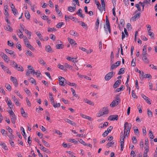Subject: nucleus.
<instances>
[{
    "mask_svg": "<svg viewBox=\"0 0 157 157\" xmlns=\"http://www.w3.org/2000/svg\"><path fill=\"white\" fill-rule=\"evenodd\" d=\"M124 134L126 132V134L125 136H127V134L128 132V131H129L128 134L130 132V130L132 127V124L130 123H128L127 122H125L124 125Z\"/></svg>",
    "mask_w": 157,
    "mask_h": 157,
    "instance_id": "f257e3e1",
    "label": "nucleus"
},
{
    "mask_svg": "<svg viewBox=\"0 0 157 157\" xmlns=\"http://www.w3.org/2000/svg\"><path fill=\"white\" fill-rule=\"evenodd\" d=\"M121 99L120 98L117 97L114 100H113L110 104V106L112 107H114L116 106L120 103Z\"/></svg>",
    "mask_w": 157,
    "mask_h": 157,
    "instance_id": "f03ea898",
    "label": "nucleus"
},
{
    "mask_svg": "<svg viewBox=\"0 0 157 157\" xmlns=\"http://www.w3.org/2000/svg\"><path fill=\"white\" fill-rule=\"evenodd\" d=\"M115 74V73L113 71L109 72L105 75V79L106 81H109L112 78Z\"/></svg>",
    "mask_w": 157,
    "mask_h": 157,
    "instance_id": "7ed1b4c3",
    "label": "nucleus"
},
{
    "mask_svg": "<svg viewBox=\"0 0 157 157\" xmlns=\"http://www.w3.org/2000/svg\"><path fill=\"white\" fill-rule=\"evenodd\" d=\"M59 83L60 85L61 86H64L65 85H64V82L65 81V79L63 77L59 76Z\"/></svg>",
    "mask_w": 157,
    "mask_h": 157,
    "instance_id": "20e7f679",
    "label": "nucleus"
},
{
    "mask_svg": "<svg viewBox=\"0 0 157 157\" xmlns=\"http://www.w3.org/2000/svg\"><path fill=\"white\" fill-rule=\"evenodd\" d=\"M118 116L117 115H112L110 116L108 118V120L111 121L117 120L118 119Z\"/></svg>",
    "mask_w": 157,
    "mask_h": 157,
    "instance_id": "39448f33",
    "label": "nucleus"
},
{
    "mask_svg": "<svg viewBox=\"0 0 157 157\" xmlns=\"http://www.w3.org/2000/svg\"><path fill=\"white\" fill-rule=\"evenodd\" d=\"M140 12H138L134 16L132 17L131 18V19L133 21H135L140 17Z\"/></svg>",
    "mask_w": 157,
    "mask_h": 157,
    "instance_id": "423d86ee",
    "label": "nucleus"
},
{
    "mask_svg": "<svg viewBox=\"0 0 157 157\" xmlns=\"http://www.w3.org/2000/svg\"><path fill=\"white\" fill-rule=\"evenodd\" d=\"M10 80L13 81L16 87L17 86L18 83H17V80L15 77L11 76Z\"/></svg>",
    "mask_w": 157,
    "mask_h": 157,
    "instance_id": "0eeeda50",
    "label": "nucleus"
},
{
    "mask_svg": "<svg viewBox=\"0 0 157 157\" xmlns=\"http://www.w3.org/2000/svg\"><path fill=\"white\" fill-rule=\"evenodd\" d=\"M104 115L107 114L109 113V109L107 107H104L101 110Z\"/></svg>",
    "mask_w": 157,
    "mask_h": 157,
    "instance_id": "6e6552de",
    "label": "nucleus"
},
{
    "mask_svg": "<svg viewBox=\"0 0 157 157\" xmlns=\"http://www.w3.org/2000/svg\"><path fill=\"white\" fill-rule=\"evenodd\" d=\"M141 95L142 97L145 100V101H146V102L147 103L149 104H151V102L149 100V99L148 97H147L144 94H141Z\"/></svg>",
    "mask_w": 157,
    "mask_h": 157,
    "instance_id": "1a4fd4ad",
    "label": "nucleus"
},
{
    "mask_svg": "<svg viewBox=\"0 0 157 157\" xmlns=\"http://www.w3.org/2000/svg\"><path fill=\"white\" fill-rule=\"evenodd\" d=\"M95 2L97 5L98 8L101 12L102 11V8L101 6L100 2L97 0H95Z\"/></svg>",
    "mask_w": 157,
    "mask_h": 157,
    "instance_id": "9d476101",
    "label": "nucleus"
},
{
    "mask_svg": "<svg viewBox=\"0 0 157 157\" xmlns=\"http://www.w3.org/2000/svg\"><path fill=\"white\" fill-rule=\"evenodd\" d=\"M121 82V80L120 79H118L117 81L115 82L113 85V87L114 88H116L118 87Z\"/></svg>",
    "mask_w": 157,
    "mask_h": 157,
    "instance_id": "9b49d317",
    "label": "nucleus"
},
{
    "mask_svg": "<svg viewBox=\"0 0 157 157\" xmlns=\"http://www.w3.org/2000/svg\"><path fill=\"white\" fill-rule=\"evenodd\" d=\"M69 33L71 35L75 36H79L78 34L73 30H70Z\"/></svg>",
    "mask_w": 157,
    "mask_h": 157,
    "instance_id": "f8f14e48",
    "label": "nucleus"
},
{
    "mask_svg": "<svg viewBox=\"0 0 157 157\" xmlns=\"http://www.w3.org/2000/svg\"><path fill=\"white\" fill-rule=\"evenodd\" d=\"M64 120L66 122L70 124L71 125L74 126L75 125V123L73 121L69 120L67 118H64Z\"/></svg>",
    "mask_w": 157,
    "mask_h": 157,
    "instance_id": "ddd939ff",
    "label": "nucleus"
},
{
    "mask_svg": "<svg viewBox=\"0 0 157 157\" xmlns=\"http://www.w3.org/2000/svg\"><path fill=\"white\" fill-rule=\"evenodd\" d=\"M67 39L68 41L71 44L75 45L77 44L76 43L74 40L69 37Z\"/></svg>",
    "mask_w": 157,
    "mask_h": 157,
    "instance_id": "4468645a",
    "label": "nucleus"
},
{
    "mask_svg": "<svg viewBox=\"0 0 157 157\" xmlns=\"http://www.w3.org/2000/svg\"><path fill=\"white\" fill-rule=\"evenodd\" d=\"M106 24L107 27L108 28V31L109 33H111L110 26L109 20H106Z\"/></svg>",
    "mask_w": 157,
    "mask_h": 157,
    "instance_id": "2eb2a0df",
    "label": "nucleus"
},
{
    "mask_svg": "<svg viewBox=\"0 0 157 157\" xmlns=\"http://www.w3.org/2000/svg\"><path fill=\"white\" fill-rule=\"evenodd\" d=\"M21 113L23 117H26L27 116V114L26 113L23 109V107L21 108Z\"/></svg>",
    "mask_w": 157,
    "mask_h": 157,
    "instance_id": "dca6fc26",
    "label": "nucleus"
},
{
    "mask_svg": "<svg viewBox=\"0 0 157 157\" xmlns=\"http://www.w3.org/2000/svg\"><path fill=\"white\" fill-rule=\"evenodd\" d=\"M27 67L29 70H32L31 71H30L31 73H33V74H35L36 75H37V72H35L34 69L33 68V67L31 66L28 65Z\"/></svg>",
    "mask_w": 157,
    "mask_h": 157,
    "instance_id": "f3484780",
    "label": "nucleus"
},
{
    "mask_svg": "<svg viewBox=\"0 0 157 157\" xmlns=\"http://www.w3.org/2000/svg\"><path fill=\"white\" fill-rule=\"evenodd\" d=\"M142 59L144 63H149V60L147 58L146 55L143 56Z\"/></svg>",
    "mask_w": 157,
    "mask_h": 157,
    "instance_id": "a211bd4d",
    "label": "nucleus"
},
{
    "mask_svg": "<svg viewBox=\"0 0 157 157\" xmlns=\"http://www.w3.org/2000/svg\"><path fill=\"white\" fill-rule=\"evenodd\" d=\"M57 67L58 68L63 70L64 71H66L67 69L66 67H65L63 65H61L60 64H58L57 65Z\"/></svg>",
    "mask_w": 157,
    "mask_h": 157,
    "instance_id": "6ab92c4d",
    "label": "nucleus"
},
{
    "mask_svg": "<svg viewBox=\"0 0 157 157\" xmlns=\"http://www.w3.org/2000/svg\"><path fill=\"white\" fill-rule=\"evenodd\" d=\"M4 28L5 30L9 31L10 32H11L13 31V29L9 25H8V26H4Z\"/></svg>",
    "mask_w": 157,
    "mask_h": 157,
    "instance_id": "aec40b11",
    "label": "nucleus"
},
{
    "mask_svg": "<svg viewBox=\"0 0 157 157\" xmlns=\"http://www.w3.org/2000/svg\"><path fill=\"white\" fill-rule=\"evenodd\" d=\"M81 116L83 118L86 119L90 121H91V117L90 116L83 114H81Z\"/></svg>",
    "mask_w": 157,
    "mask_h": 157,
    "instance_id": "412c9836",
    "label": "nucleus"
},
{
    "mask_svg": "<svg viewBox=\"0 0 157 157\" xmlns=\"http://www.w3.org/2000/svg\"><path fill=\"white\" fill-rule=\"evenodd\" d=\"M76 58H71L70 56H68L67 58V59L68 61H71L74 63H75V62H76Z\"/></svg>",
    "mask_w": 157,
    "mask_h": 157,
    "instance_id": "4be33fe9",
    "label": "nucleus"
},
{
    "mask_svg": "<svg viewBox=\"0 0 157 157\" xmlns=\"http://www.w3.org/2000/svg\"><path fill=\"white\" fill-rule=\"evenodd\" d=\"M146 47V45H145L143 47V49L142 56L146 55L147 54Z\"/></svg>",
    "mask_w": 157,
    "mask_h": 157,
    "instance_id": "5701e85b",
    "label": "nucleus"
},
{
    "mask_svg": "<svg viewBox=\"0 0 157 157\" xmlns=\"http://www.w3.org/2000/svg\"><path fill=\"white\" fill-rule=\"evenodd\" d=\"M124 89V86L122 85L119 88H117L115 90V92H118L120 91L123 90Z\"/></svg>",
    "mask_w": 157,
    "mask_h": 157,
    "instance_id": "b1692460",
    "label": "nucleus"
},
{
    "mask_svg": "<svg viewBox=\"0 0 157 157\" xmlns=\"http://www.w3.org/2000/svg\"><path fill=\"white\" fill-rule=\"evenodd\" d=\"M108 122H105L104 124H100L99 127L101 128H103L104 127H106L108 125Z\"/></svg>",
    "mask_w": 157,
    "mask_h": 157,
    "instance_id": "393cba45",
    "label": "nucleus"
},
{
    "mask_svg": "<svg viewBox=\"0 0 157 157\" xmlns=\"http://www.w3.org/2000/svg\"><path fill=\"white\" fill-rule=\"evenodd\" d=\"M79 48L80 49H81L82 51H84V52H86L88 54V53H90L92 51H93V50H92V49H90V52H88V50H87V49H86V48H83V47H80Z\"/></svg>",
    "mask_w": 157,
    "mask_h": 157,
    "instance_id": "a878e982",
    "label": "nucleus"
},
{
    "mask_svg": "<svg viewBox=\"0 0 157 157\" xmlns=\"http://www.w3.org/2000/svg\"><path fill=\"white\" fill-rule=\"evenodd\" d=\"M3 69L4 71L6 72L7 73L9 74L10 75H11V71H9V68L5 66L4 68Z\"/></svg>",
    "mask_w": 157,
    "mask_h": 157,
    "instance_id": "bb28decb",
    "label": "nucleus"
},
{
    "mask_svg": "<svg viewBox=\"0 0 157 157\" xmlns=\"http://www.w3.org/2000/svg\"><path fill=\"white\" fill-rule=\"evenodd\" d=\"M45 50L49 52H52V49L50 45H47L45 47Z\"/></svg>",
    "mask_w": 157,
    "mask_h": 157,
    "instance_id": "cd10ccee",
    "label": "nucleus"
},
{
    "mask_svg": "<svg viewBox=\"0 0 157 157\" xmlns=\"http://www.w3.org/2000/svg\"><path fill=\"white\" fill-rule=\"evenodd\" d=\"M125 68L124 67L121 68L119 71L118 75H120L124 74L125 72Z\"/></svg>",
    "mask_w": 157,
    "mask_h": 157,
    "instance_id": "c85d7f7f",
    "label": "nucleus"
},
{
    "mask_svg": "<svg viewBox=\"0 0 157 157\" xmlns=\"http://www.w3.org/2000/svg\"><path fill=\"white\" fill-rule=\"evenodd\" d=\"M49 98H50V101L51 102V104L52 105L54 103V99L53 97V95L52 94L49 93Z\"/></svg>",
    "mask_w": 157,
    "mask_h": 157,
    "instance_id": "c756f323",
    "label": "nucleus"
},
{
    "mask_svg": "<svg viewBox=\"0 0 157 157\" xmlns=\"http://www.w3.org/2000/svg\"><path fill=\"white\" fill-rule=\"evenodd\" d=\"M20 130L21 131H22V134L24 137L25 139H26V136L25 135V130L22 127H21Z\"/></svg>",
    "mask_w": 157,
    "mask_h": 157,
    "instance_id": "7c9ffc66",
    "label": "nucleus"
},
{
    "mask_svg": "<svg viewBox=\"0 0 157 157\" xmlns=\"http://www.w3.org/2000/svg\"><path fill=\"white\" fill-rule=\"evenodd\" d=\"M99 20L98 17L95 23L96 29H98V28L99 25Z\"/></svg>",
    "mask_w": 157,
    "mask_h": 157,
    "instance_id": "2f4dec72",
    "label": "nucleus"
},
{
    "mask_svg": "<svg viewBox=\"0 0 157 157\" xmlns=\"http://www.w3.org/2000/svg\"><path fill=\"white\" fill-rule=\"evenodd\" d=\"M29 81H30L33 84H34L35 85H36V81L35 80L34 78L31 77L30 79H28Z\"/></svg>",
    "mask_w": 157,
    "mask_h": 157,
    "instance_id": "473e14b6",
    "label": "nucleus"
},
{
    "mask_svg": "<svg viewBox=\"0 0 157 157\" xmlns=\"http://www.w3.org/2000/svg\"><path fill=\"white\" fill-rule=\"evenodd\" d=\"M2 58L4 59L5 61L7 63H8L10 60L9 57L6 55L4 56H3V57H2Z\"/></svg>",
    "mask_w": 157,
    "mask_h": 157,
    "instance_id": "72a5a7b5",
    "label": "nucleus"
},
{
    "mask_svg": "<svg viewBox=\"0 0 157 157\" xmlns=\"http://www.w3.org/2000/svg\"><path fill=\"white\" fill-rule=\"evenodd\" d=\"M17 35L20 38H22V37L23 35V34L22 33V31H21V30H17Z\"/></svg>",
    "mask_w": 157,
    "mask_h": 157,
    "instance_id": "f704fd0d",
    "label": "nucleus"
},
{
    "mask_svg": "<svg viewBox=\"0 0 157 157\" xmlns=\"http://www.w3.org/2000/svg\"><path fill=\"white\" fill-rule=\"evenodd\" d=\"M11 117V122L13 124H14L15 123L16 116L15 115Z\"/></svg>",
    "mask_w": 157,
    "mask_h": 157,
    "instance_id": "c9c22d12",
    "label": "nucleus"
},
{
    "mask_svg": "<svg viewBox=\"0 0 157 157\" xmlns=\"http://www.w3.org/2000/svg\"><path fill=\"white\" fill-rule=\"evenodd\" d=\"M36 34L37 35V36L39 37V39L41 40L44 41V40L42 38V36L41 34L38 32H37L36 33Z\"/></svg>",
    "mask_w": 157,
    "mask_h": 157,
    "instance_id": "e433bc0d",
    "label": "nucleus"
},
{
    "mask_svg": "<svg viewBox=\"0 0 157 157\" xmlns=\"http://www.w3.org/2000/svg\"><path fill=\"white\" fill-rule=\"evenodd\" d=\"M64 25V23L63 22H60L58 23L56 25V27L58 28H60L61 27L62 25Z\"/></svg>",
    "mask_w": 157,
    "mask_h": 157,
    "instance_id": "4c0bfd02",
    "label": "nucleus"
},
{
    "mask_svg": "<svg viewBox=\"0 0 157 157\" xmlns=\"http://www.w3.org/2000/svg\"><path fill=\"white\" fill-rule=\"evenodd\" d=\"M135 6L136 7L137 9V10H136L135 12V13L137 12L138 11L139 12L141 11V9L140 5H139V4H136L135 5Z\"/></svg>",
    "mask_w": 157,
    "mask_h": 157,
    "instance_id": "58836bf2",
    "label": "nucleus"
},
{
    "mask_svg": "<svg viewBox=\"0 0 157 157\" xmlns=\"http://www.w3.org/2000/svg\"><path fill=\"white\" fill-rule=\"evenodd\" d=\"M13 13L16 16L18 14V12L16 8H13V9L11 10Z\"/></svg>",
    "mask_w": 157,
    "mask_h": 157,
    "instance_id": "ea45409f",
    "label": "nucleus"
},
{
    "mask_svg": "<svg viewBox=\"0 0 157 157\" xmlns=\"http://www.w3.org/2000/svg\"><path fill=\"white\" fill-rule=\"evenodd\" d=\"M42 142L44 144V145L47 147H49L50 145L46 141L42 139Z\"/></svg>",
    "mask_w": 157,
    "mask_h": 157,
    "instance_id": "a19ab883",
    "label": "nucleus"
},
{
    "mask_svg": "<svg viewBox=\"0 0 157 157\" xmlns=\"http://www.w3.org/2000/svg\"><path fill=\"white\" fill-rule=\"evenodd\" d=\"M5 51L7 53H8L10 55H11L12 54H13V53H14V52L13 51L8 49H5Z\"/></svg>",
    "mask_w": 157,
    "mask_h": 157,
    "instance_id": "79ce46f5",
    "label": "nucleus"
},
{
    "mask_svg": "<svg viewBox=\"0 0 157 157\" xmlns=\"http://www.w3.org/2000/svg\"><path fill=\"white\" fill-rule=\"evenodd\" d=\"M64 45L62 44H59L56 45V48L57 49H62Z\"/></svg>",
    "mask_w": 157,
    "mask_h": 157,
    "instance_id": "37998d69",
    "label": "nucleus"
},
{
    "mask_svg": "<svg viewBox=\"0 0 157 157\" xmlns=\"http://www.w3.org/2000/svg\"><path fill=\"white\" fill-rule=\"evenodd\" d=\"M26 46L31 50H35V48L29 43H28L27 44V45H26Z\"/></svg>",
    "mask_w": 157,
    "mask_h": 157,
    "instance_id": "c03bdc74",
    "label": "nucleus"
},
{
    "mask_svg": "<svg viewBox=\"0 0 157 157\" xmlns=\"http://www.w3.org/2000/svg\"><path fill=\"white\" fill-rule=\"evenodd\" d=\"M1 143H2L1 144H0V145L2 146V147L5 150H8V148L7 147L6 144L3 143L1 142Z\"/></svg>",
    "mask_w": 157,
    "mask_h": 157,
    "instance_id": "a18cd8bd",
    "label": "nucleus"
},
{
    "mask_svg": "<svg viewBox=\"0 0 157 157\" xmlns=\"http://www.w3.org/2000/svg\"><path fill=\"white\" fill-rule=\"evenodd\" d=\"M148 34L151 37H154V34L153 32H151L150 31L151 29H149L148 30Z\"/></svg>",
    "mask_w": 157,
    "mask_h": 157,
    "instance_id": "49530a36",
    "label": "nucleus"
},
{
    "mask_svg": "<svg viewBox=\"0 0 157 157\" xmlns=\"http://www.w3.org/2000/svg\"><path fill=\"white\" fill-rule=\"evenodd\" d=\"M114 142L113 141H112L108 143L106 145V147L107 148H109L110 147H111L112 145L114 144Z\"/></svg>",
    "mask_w": 157,
    "mask_h": 157,
    "instance_id": "de8ad7c7",
    "label": "nucleus"
},
{
    "mask_svg": "<svg viewBox=\"0 0 157 157\" xmlns=\"http://www.w3.org/2000/svg\"><path fill=\"white\" fill-rule=\"evenodd\" d=\"M147 114L149 117H152V113L151 111L149 109L147 110Z\"/></svg>",
    "mask_w": 157,
    "mask_h": 157,
    "instance_id": "09e8293b",
    "label": "nucleus"
},
{
    "mask_svg": "<svg viewBox=\"0 0 157 157\" xmlns=\"http://www.w3.org/2000/svg\"><path fill=\"white\" fill-rule=\"evenodd\" d=\"M56 31V29L54 28H50V27H48V32H52L53 31Z\"/></svg>",
    "mask_w": 157,
    "mask_h": 157,
    "instance_id": "8fccbe9b",
    "label": "nucleus"
},
{
    "mask_svg": "<svg viewBox=\"0 0 157 157\" xmlns=\"http://www.w3.org/2000/svg\"><path fill=\"white\" fill-rule=\"evenodd\" d=\"M39 62L41 64H43L44 65L46 64V63L44 61V60L41 58H40L39 59Z\"/></svg>",
    "mask_w": 157,
    "mask_h": 157,
    "instance_id": "3c124183",
    "label": "nucleus"
},
{
    "mask_svg": "<svg viewBox=\"0 0 157 157\" xmlns=\"http://www.w3.org/2000/svg\"><path fill=\"white\" fill-rule=\"evenodd\" d=\"M64 66L65 67L68 68L70 69H72V66L70 65H69L67 63H65L64 64Z\"/></svg>",
    "mask_w": 157,
    "mask_h": 157,
    "instance_id": "603ef678",
    "label": "nucleus"
},
{
    "mask_svg": "<svg viewBox=\"0 0 157 157\" xmlns=\"http://www.w3.org/2000/svg\"><path fill=\"white\" fill-rule=\"evenodd\" d=\"M6 88L9 90H11V86L8 83H6L5 85Z\"/></svg>",
    "mask_w": 157,
    "mask_h": 157,
    "instance_id": "864d4df0",
    "label": "nucleus"
},
{
    "mask_svg": "<svg viewBox=\"0 0 157 157\" xmlns=\"http://www.w3.org/2000/svg\"><path fill=\"white\" fill-rule=\"evenodd\" d=\"M69 142H71L72 143H74L75 144H77L78 143V141H76L74 139H70L69 140Z\"/></svg>",
    "mask_w": 157,
    "mask_h": 157,
    "instance_id": "5fc2aeb1",
    "label": "nucleus"
},
{
    "mask_svg": "<svg viewBox=\"0 0 157 157\" xmlns=\"http://www.w3.org/2000/svg\"><path fill=\"white\" fill-rule=\"evenodd\" d=\"M17 69V70L21 71H24V69L23 67L21 66L20 65L19 67H16Z\"/></svg>",
    "mask_w": 157,
    "mask_h": 157,
    "instance_id": "6e6d98bb",
    "label": "nucleus"
},
{
    "mask_svg": "<svg viewBox=\"0 0 157 157\" xmlns=\"http://www.w3.org/2000/svg\"><path fill=\"white\" fill-rule=\"evenodd\" d=\"M25 17L27 19H29L30 16V14L28 11H27V12H26L25 13Z\"/></svg>",
    "mask_w": 157,
    "mask_h": 157,
    "instance_id": "4d7b16f0",
    "label": "nucleus"
},
{
    "mask_svg": "<svg viewBox=\"0 0 157 157\" xmlns=\"http://www.w3.org/2000/svg\"><path fill=\"white\" fill-rule=\"evenodd\" d=\"M125 137V134H124V135L123 136L122 135H121L120 136V140L121 141H123V142H124V138Z\"/></svg>",
    "mask_w": 157,
    "mask_h": 157,
    "instance_id": "13d9d810",
    "label": "nucleus"
},
{
    "mask_svg": "<svg viewBox=\"0 0 157 157\" xmlns=\"http://www.w3.org/2000/svg\"><path fill=\"white\" fill-rule=\"evenodd\" d=\"M67 84L71 86H75L76 87L77 86V85L75 83H71L69 82H67Z\"/></svg>",
    "mask_w": 157,
    "mask_h": 157,
    "instance_id": "bf43d9fd",
    "label": "nucleus"
},
{
    "mask_svg": "<svg viewBox=\"0 0 157 157\" xmlns=\"http://www.w3.org/2000/svg\"><path fill=\"white\" fill-rule=\"evenodd\" d=\"M13 133H10V135H8V136L10 138V140H13L15 138L14 136L12 134Z\"/></svg>",
    "mask_w": 157,
    "mask_h": 157,
    "instance_id": "052dcab7",
    "label": "nucleus"
},
{
    "mask_svg": "<svg viewBox=\"0 0 157 157\" xmlns=\"http://www.w3.org/2000/svg\"><path fill=\"white\" fill-rule=\"evenodd\" d=\"M27 54L29 55V56H33V57L34 56L33 55V53L31 51L29 50H28L26 52V55Z\"/></svg>",
    "mask_w": 157,
    "mask_h": 157,
    "instance_id": "680f3d73",
    "label": "nucleus"
},
{
    "mask_svg": "<svg viewBox=\"0 0 157 157\" xmlns=\"http://www.w3.org/2000/svg\"><path fill=\"white\" fill-rule=\"evenodd\" d=\"M104 115L103 113H102L101 110L99 111V113L97 114V116L98 117H99L101 116Z\"/></svg>",
    "mask_w": 157,
    "mask_h": 157,
    "instance_id": "e2e57ef3",
    "label": "nucleus"
},
{
    "mask_svg": "<svg viewBox=\"0 0 157 157\" xmlns=\"http://www.w3.org/2000/svg\"><path fill=\"white\" fill-rule=\"evenodd\" d=\"M132 96L134 98H137V97L136 95L135 92L134 90H132Z\"/></svg>",
    "mask_w": 157,
    "mask_h": 157,
    "instance_id": "0e129e2a",
    "label": "nucleus"
},
{
    "mask_svg": "<svg viewBox=\"0 0 157 157\" xmlns=\"http://www.w3.org/2000/svg\"><path fill=\"white\" fill-rule=\"evenodd\" d=\"M53 105L54 107L55 108H56V107H58L60 106V104L59 103H56V104H55V102L52 104Z\"/></svg>",
    "mask_w": 157,
    "mask_h": 157,
    "instance_id": "69168bd1",
    "label": "nucleus"
},
{
    "mask_svg": "<svg viewBox=\"0 0 157 157\" xmlns=\"http://www.w3.org/2000/svg\"><path fill=\"white\" fill-rule=\"evenodd\" d=\"M26 101L27 103V105L28 106H31V103L27 98H26Z\"/></svg>",
    "mask_w": 157,
    "mask_h": 157,
    "instance_id": "338daca9",
    "label": "nucleus"
},
{
    "mask_svg": "<svg viewBox=\"0 0 157 157\" xmlns=\"http://www.w3.org/2000/svg\"><path fill=\"white\" fill-rule=\"evenodd\" d=\"M15 93L20 98L22 99L23 98L22 97L20 94V93L18 91H15Z\"/></svg>",
    "mask_w": 157,
    "mask_h": 157,
    "instance_id": "774afa93",
    "label": "nucleus"
}]
</instances>
